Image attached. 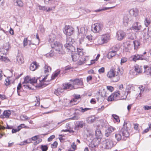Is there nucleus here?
I'll use <instances>...</instances> for the list:
<instances>
[{
  "label": "nucleus",
  "mask_w": 151,
  "mask_h": 151,
  "mask_svg": "<svg viewBox=\"0 0 151 151\" xmlns=\"http://www.w3.org/2000/svg\"><path fill=\"white\" fill-rule=\"evenodd\" d=\"M66 42L64 45V47L68 51H70L73 52L75 51V47L72 45L75 42L74 39L70 37H67L66 39Z\"/></svg>",
  "instance_id": "f257e3e1"
},
{
  "label": "nucleus",
  "mask_w": 151,
  "mask_h": 151,
  "mask_svg": "<svg viewBox=\"0 0 151 151\" xmlns=\"http://www.w3.org/2000/svg\"><path fill=\"white\" fill-rule=\"evenodd\" d=\"M51 45V47L54 48L59 54H63L65 53L62 49V44L60 42L54 41L52 42Z\"/></svg>",
  "instance_id": "f03ea898"
},
{
  "label": "nucleus",
  "mask_w": 151,
  "mask_h": 151,
  "mask_svg": "<svg viewBox=\"0 0 151 151\" xmlns=\"http://www.w3.org/2000/svg\"><path fill=\"white\" fill-rule=\"evenodd\" d=\"M71 57L73 61L74 62L77 61V64L79 65L85 63L86 60L84 57H82L76 53L72 55Z\"/></svg>",
  "instance_id": "7ed1b4c3"
},
{
  "label": "nucleus",
  "mask_w": 151,
  "mask_h": 151,
  "mask_svg": "<svg viewBox=\"0 0 151 151\" xmlns=\"http://www.w3.org/2000/svg\"><path fill=\"white\" fill-rule=\"evenodd\" d=\"M116 71L114 69H111L107 74V77L112 79L113 82H116L120 79L119 76L116 75Z\"/></svg>",
  "instance_id": "20e7f679"
},
{
  "label": "nucleus",
  "mask_w": 151,
  "mask_h": 151,
  "mask_svg": "<svg viewBox=\"0 0 151 151\" xmlns=\"http://www.w3.org/2000/svg\"><path fill=\"white\" fill-rule=\"evenodd\" d=\"M103 27L101 24L95 23L92 26L91 30L94 33H98L101 31Z\"/></svg>",
  "instance_id": "39448f33"
},
{
  "label": "nucleus",
  "mask_w": 151,
  "mask_h": 151,
  "mask_svg": "<svg viewBox=\"0 0 151 151\" xmlns=\"http://www.w3.org/2000/svg\"><path fill=\"white\" fill-rule=\"evenodd\" d=\"M146 58L145 57L142 55H139L136 54L135 55L131 56L129 59L131 61H133L136 62L137 60H146Z\"/></svg>",
  "instance_id": "423d86ee"
},
{
  "label": "nucleus",
  "mask_w": 151,
  "mask_h": 151,
  "mask_svg": "<svg viewBox=\"0 0 151 151\" xmlns=\"http://www.w3.org/2000/svg\"><path fill=\"white\" fill-rule=\"evenodd\" d=\"M110 37V35L109 34H106L102 36L101 39L99 40V43L102 44L107 42L109 39Z\"/></svg>",
  "instance_id": "0eeeda50"
},
{
  "label": "nucleus",
  "mask_w": 151,
  "mask_h": 151,
  "mask_svg": "<svg viewBox=\"0 0 151 151\" xmlns=\"http://www.w3.org/2000/svg\"><path fill=\"white\" fill-rule=\"evenodd\" d=\"M73 29L72 27L65 26L63 30V32L66 35L70 36L73 33Z\"/></svg>",
  "instance_id": "6e6552de"
},
{
  "label": "nucleus",
  "mask_w": 151,
  "mask_h": 151,
  "mask_svg": "<svg viewBox=\"0 0 151 151\" xmlns=\"http://www.w3.org/2000/svg\"><path fill=\"white\" fill-rule=\"evenodd\" d=\"M37 82V79H35V78H31L29 76H26L24 79V83H30L33 84L36 83Z\"/></svg>",
  "instance_id": "1a4fd4ad"
},
{
  "label": "nucleus",
  "mask_w": 151,
  "mask_h": 151,
  "mask_svg": "<svg viewBox=\"0 0 151 151\" xmlns=\"http://www.w3.org/2000/svg\"><path fill=\"white\" fill-rule=\"evenodd\" d=\"M125 36V32L121 30H119L116 33V37L119 40H121L123 39Z\"/></svg>",
  "instance_id": "9d476101"
},
{
  "label": "nucleus",
  "mask_w": 151,
  "mask_h": 151,
  "mask_svg": "<svg viewBox=\"0 0 151 151\" xmlns=\"http://www.w3.org/2000/svg\"><path fill=\"white\" fill-rule=\"evenodd\" d=\"M132 18V17L129 15H124L123 19V24L125 26H127L128 24L131 22Z\"/></svg>",
  "instance_id": "9b49d317"
},
{
  "label": "nucleus",
  "mask_w": 151,
  "mask_h": 151,
  "mask_svg": "<svg viewBox=\"0 0 151 151\" xmlns=\"http://www.w3.org/2000/svg\"><path fill=\"white\" fill-rule=\"evenodd\" d=\"M106 148L109 149L111 148L114 146L112 141L111 139L106 140L105 142Z\"/></svg>",
  "instance_id": "f8f14e48"
},
{
  "label": "nucleus",
  "mask_w": 151,
  "mask_h": 151,
  "mask_svg": "<svg viewBox=\"0 0 151 151\" xmlns=\"http://www.w3.org/2000/svg\"><path fill=\"white\" fill-rule=\"evenodd\" d=\"M70 81L73 82V84L80 86H81L83 84L82 80L81 79L76 78L75 79H70Z\"/></svg>",
  "instance_id": "ddd939ff"
},
{
  "label": "nucleus",
  "mask_w": 151,
  "mask_h": 151,
  "mask_svg": "<svg viewBox=\"0 0 151 151\" xmlns=\"http://www.w3.org/2000/svg\"><path fill=\"white\" fill-rule=\"evenodd\" d=\"M114 48V50L110 51L108 53L107 56L109 59H110L115 56L116 52L118 50V48L116 47H115Z\"/></svg>",
  "instance_id": "4468645a"
},
{
  "label": "nucleus",
  "mask_w": 151,
  "mask_h": 151,
  "mask_svg": "<svg viewBox=\"0 0 151 151\" xmlns=\"http://www.w3.org/2000/svg\"><path fill=\"white\" fill-rule=\"evenodd\" d=\"M11 114V112L10 110H7L4 111L3 113V114L0 116V117L2 118H9L10 115Z\"/></svg>",
  "instance_id": "2eb2a0df"
},
{
  "label": "nucleus",
  "mask_w": 151,
  "mask_h": 151,
  "mask_svg": "<svg viewBox=\"0 0 151 151\" xmlns=\"http://www.w3.org/2000/svg\"><path fill=\"white\" fill-rule=\"evenodd\" d=\"M115 130V128L112 127H110L105 131V136L107 137H109L111 134V132Z\"/></svg>",
  "instance_id": "dca6fc26"
},
{
  "label": "nucleus",
  "mask_w": 151,
  "mask_h": 151,
  "mask_svg": "<svg viewBox=\"0 0 151 151\" xmlns=\"http://www.w3.org/2000/svg\"><path fill=\"white\" fill-rule=\"evenodd\" d=\"M128 130L125 129L124 128H122L120 131V133H122L123 137H129V134L128 131Z\"/></svg>",
  "instance_id": "f3484780"
},
{
  "label": "nucleus",
  "mask_w": 151,
  "mask_h": 151,
  "mask_svg": "<svg viewBox=\"0 0 151 151\" xmlns=\"http://www.w3.org/2000/svg\"><path fill=\"white\" fill-rule=\"evenodd\" d=\"M129 13L131 16L136 17L138 15V11L136 8L132 9L129 10Z\"/></svg>",
  "instance_id": "a211bd4d"
},
{
  "label": "nucleus",
  "mask_w": 151,
  "mask_h": 151,
  "mask_svg": "<svg viewBox=\"0 0 151 151\" xmlns=\"http://www.w3.org/2000/svg\"><path fill=\"white\" fill-rule=\"evenodd\" d=\"M144 73L147 75L151 76V66L149 67L147 65L144 66Z\"/></svg>",
  "instance_id": "6ab92c4d"
},
{
  "label": "nucleus",
  "mask_w": 151,
  "mask_h": 151,
  "mask_svg": "<svg viewBox=\"0 0 151 151\" xmlns=\"http://www.w3.org/2000/svg\"><path fill=\"white\" fill-rule=\"evenodd\" d=\"M141 28V26L140 25H139V24L137 22L134 23L130 28L131 30H140Z\"/></svg>",
  "instance_id": "aec40b11"
},
{
  "label": "nucleus",
  "mask_w": 151,
  "mask_h": 151,
  "mask_svg": "<svg viewBox=\"0 0 151 151\" xmlns=\"http://www.w3.org/2000/svg\"><path fill=\"white\" fill-rule=\"evenodd\" d=\"M63 88L64 90H71L74 89V86L71 84L67 83L63 85Z\"/></svg>",
  "instance_id": "412c9836"
},
{
  "label": "nucleus",
  "mask_w": 151,
  "mask_h": 151,
  "mask_svg": "<svg viewBox=\"0 0 151 151\" xmlns=\"http://www.w3.org/2000/svg\"><path fill=\"white\" fill-rule=\"evenodd\" d=\"M39 65L36 62H34L32 63L30 67V69L32 71H34L38 68Z\"/></svg>",
  "instance_id": "4be33fe9"
},
{
  "label": "nucleus",
  "mask_w": 151,
  "mask_h": 151,
  "mask_svg": "<svg viewBox=\"0 0 151 151\" xmlns=\"http://www.w3.org/2000/svg\"><path fill=\"white\" fill-rule=\"evenodd\" d=\"M17 63L19 65H21L24 62L23 57L21 55L17 56L16 57Z\"/></svg>",
  "instance_id": "5701e85b"
},
{
  "label": "nucleus",
  "mask_w": 151,
  "mask_h": 151,
  "mask_svg": "<svg viewBox=\"0 0 151 151\" xmlns=\"http://www.w3.org/2000/svg\"><path fill=\"white\" fill-rule=\"evenodd\" d=\"M64 89L63 88H59L56 89H55L54 91V93L57 96H59L60 93L64 91Z\"/></svg>",
  "instance_id": "b1692460"
},
{
  "label": "nucleus",
  "mask_w": 151,
  "mask_h": 151,
  "mask_svg": "<svg viewBox=\"0 0 151 151\" xmlns=\"http://www.w3.org/2000/svg\"><path fill=\"white\" fill-rule=\"evenodd\" d=\"M134 70L137 73H139L142 71V66L136 65L134 66Z\"/></svg>",
  "instance_id": "393cba45"
},
{
  "label": "nucleus",
  "mask_w": 151,
  "mask_h": 151,
  "mask_svg": "<svg viewBox=\"0 0 151 151\" xmlns=\"http://www.w3.org/2000/svg\"><path fill=\"white\" fill-rule=\"evenodd\" d=\"M80 112H76L74 113L73 117L70 119H71L78 120L80 118L79 115H80Z\"/></svg>",
  "instance_id": "a878e982"
},
{
  "label": "nucleus",
  "mask_w": 151,
  "mask_h": 151,
  "mask_svg": "<svg viewBox=\"0 0 151 151\" xmlns=\"http://www.w3.org/2000/svg\"><path fill=\"white\" fill-rule=\"evenodd\" d=\"M132 43L134 45L135 50L137 49L140 45V42L137 40L134 41Z\"/></svg>",
  "instance_id": "bb28decb"
},
{
  "label": "nucleus",
  "mask_w": 151,
  "mask_h": 151,
  "mask_svg": "<svg viewBox=\"0 0 151 151\" xmlns=\"http://www.w3.org/2000/svg\"><path fill=\"white\" fill-rule=\"evenodd\" d=\"M95 135L96 138L98 139L101 137V133L100 130L97 129L95 131Z\"/></svg>",
  "instance_id": "cd10ccee"
},
{
  "label": "nucleus",
  "mask_w": 151,
  "mask_h": 151,
  "mask_svg": "<svg viewBox=\"0 0 151 151\" xmlns=\"http://www.w3.org/2000/svg\"><path fill=\"white\" fill-rule=\"evenodd\" d=\"M124 127L123 128H124L125 129L129 130L131 128L130 124L129 123L124 122L123 124Z\"/></svg>",
  "instance_id": "c85d7f7f"
},
{
  "label": "nucleus",
  "mask_w": 151,
  "mask_h": 151,
  "mask_svg": "<svg viewBox=\"0 0 151 151\" xmlns=\"http://www.w3.org/2000/svg\"><path fill=\"white\" fill-rule=\"evenodd\" d=\"M30 119V118L28 117L26 115H21L20 116V119L21 121H26Z\"/></svg>",
  "instance_id": "c756f323"
},
{
  "label": "nucleus",
  "mask_w": 151,
  "mask_h": 151,
  "mask_svg": "<svg viewBox=\"0 0 151 151\" xmlns=\"http://www.w3.org/2000/svg\"><path fill=\"white\" fill-rule=\"evenodd\" d=\"M14 2L16 5L17 6L20 7H22L23 6V3L21 0H15Z\"/></svg>",
  "instance_id": "7c9ffc66"
},
{
  "label": "nucleus",
  "mask_w": 151,
  "mask_h": 151,
  "mask_svg": "<svg viewBox=\"0 0 151 151\" xmlns=\"http://www.w3.org/2000/svg\"><path fill=\"white\" fill-rule=\"evenodd\" d=\"M9 47L10 44L8 42L4 44L2 49L6 50V52H7L9 49Z\"/></svg>",
  "instance_id": "2f4dec72"
},
{
  "label": "nucleus",
  "mask_w": 151,
  "mask_h": 151,
  "mask_svg": "<svg viewBox=\"0 0 151 151\" xmlns=\"http://www.w3.org/2000/svg\"><path fill=\"white\" fill-rule=\"evenodd\" d=\"M145 25L147 27L151 23V21L150 18H146L144 21Z\"/></svg>",
  "instance_id": "473e14b6"
},
{
  "label": "nucleus",
  "mask_w": 151,
  "mask_h": 151,
  "mask_svg": "<svg viewBox=\"0 0 151 151\" xmlns=\"http://www.w3.org/2000/svg\"><path fill=\"white\" fill-rule=\"evenodd\" d=\"M85 125V123H84L83 122L80 121L77 124L76 126L78 128H82L83 126Z\"/></svg>",
  "instance_id": "72a5a7b5"
},
{
  "label": "nucleus",
  "mask_w": 151,
  "mask_h": 151,
  "mask_svg": "<svg viewBox=\"0 0 151 151\" xmlns=\"http://www.w3.org/2000/svg\"><path fill=\"white\" fill-rule=\"evenodd\" d=\"M44 69V72L45 73L49 72L50 71H51V68L47 65H45Z\"/></svg>",
  "instance_id": "f704fd0d"
},
{
  "label": "nucleus",
  "mask_w": 151,
  "mask_h": 151,
  "mask_svg": "<svg viewBox=\"0 0 151 151\" xmlns=\"http://www.w3.org/2000/svg\"><path fill=\"white\" fill-rule=\"evenodd\" d=\"M120 132L118 134H116L115 135V137L118 141H119L122 139V136Z\"/></svg>",
  "instance_id": "c9c22d12"
},
{
  "label": "nucleus",
  "mask_w": 151,
  "mask_h": 151,
  "mask_svg": "<svg viewBox=\"0 0 151 151\" xmlns=\"http://www.w3.org/2000/svg\"><path fill=\"white\" fill-rule=\"evenodd\" d=\"M77 52L76 53H78V54L81 55V56L84 57V58H85L84 56L83 55V52L82 49H80L77 48Z\"/></svg>",
  "instance_id": "e433bc0d"
},
{
  "label": "nucleus",
  "mask_w": 151,
  "mask_h": 151,
  "mask_svg": "<svg viewBox=\"0 0 151 151\" xmlns=\"http://www.w3.org/2000/svg\"><path fill=\"white\" fill-rule=\"evenodd\" d=\"M95 120L94 117H90L88 118L87 121L88 123H91L93 122Z\"/></svg>",
  "instance_id": "4c0bfd02"
},
{
  "label": "nucleus",
  "mask_w": 151,
  "mask_h": 151,
  "mask_svg": "<svg viewBox=\"0 0 151 151\" xmlns=\"http://www.w3.org/2000/svg\"><path fill=\"white\" fill-rule=\"evenodd\" d=\"M39 9L40 10H43L44 11H46L47 12L50 11L51 10V9L50 8H49L48 9L45 6H39Z\"/></svg>",
  "instance_id": "58836bf2"
},
{
  "label": "nucleus",
  "mask_w": 151,
  "mask_h": 151,
  "mask_svg": "<svg viewBox=\"0 0 151 151\" xmlns=\"http://www.w3.org/2000/svg\"><path fill=\"white\" fill-rule=\"evenodd\" d=\"M130 93V91L129 90L128 91H127V93H125L124 95H123V96H122L121 99H126L127 98V95H128L129 93Z\"/></svg>",
  "instance_id": "ea45409f"
},
{
  "label": "nucleus",
  "mask_w": 151,
  "mask_h": 151,
  "mask_svg": "<svg viewBox=\"0 0 151 151\" xmlns=\"http://www.w3.org/2000/svg\"><path fill=\"white\" fill-rule=\"evenodd\" d=\"M60 71H58L56 72L53 75H52V79H54L56 77L58 76L59 74L60 73Z\"/></svg>",
  "instance_id": "a19ab883"
},
{
  "label": "nucleus",
  "mask_w": 151,
  "mask_h": 151,
  "mask_svg": "<svg viewBox=\"0 0 151 151\" xmlns=\"http://www.w3.org/2000/svg\"><path fill=\"white\" fill-rule=\"evenodd\" d=\"M41 148L42 151H47L48 148L46 145H42L41 146Z\"/></svg>",
  "instance_id": "79ce46f5"
},
{
  "label": "nucleus",
  "mask_w": 151,
  "mask_h": 151,
  "mask_svg": "<svg viewBox=\"0 0 151 151\" xmlns=\"http://www.w3.org/2000/svg\"><path fill=\"white\" fill-rule=\"evenodd\" d=\"M54 0H44V2L46 4H51L54 3Z\"/></svg>",
  "instance_id": "37998d69"
},
{
  "label": "nucleus",
  "mask_w": 151,
  "mask_h": 151,
  "mask_svg": "<svg viewBox=\"0 0 151 151\" xmlns=\"http://www.w3.org/2000/svg\"><path fill=\"white\" fill-rule=\"evenodd\" d=\"M112 116L116 122H120V120L119 119V117L116 114H113Z\"/></svg>",
  "instance_id": "c03bdc74"
},
{
  "label": "nucleus",
  "mask_w": 151,
  "mask_h": 151,
  "mask_svg": "<svg viewBox=\"0 0 151 151\" xmlns=\"http://www.w3.org/2000/svg\"><path fill=\"white\" fill-rule=\"evenodd\" d=\"M113 7H105L104 9H101L96 10L95 11V12H99L101 11H103L109 9L110 8H113Z\"/></svg>",
  "instance_id": "a18cd8bd"
},
{
  "label": "nucleus",
  "mask_w": 151,
  "mask_h": 151,
  "mask_svg": "<svg viewBox=\"0 0 151 151\" xmlns=\"http://www.w3.org/2000/svg\"><path fill=\"white\" fill-rule=\"evenodd\" d=\"M114 95H111L108 97L107 100L108 101H112L114 99Z\"/></svg>",
  "instance_id": "49530a36"
},
{
  "label": "nucleus",
  "mask_w": 151,
  "mask_h": 151,
  "mask_svg": "<svg viewBox=\"0 0 151 151\" xmlns=\"http://www.w3.org/2000/svg\"><path fill=\"white\" fill-rule=\"evenodd\" d=\"M21 129V128L18 127L17 129H12V133H16L17 132L19 131Z\"/></svg>",
  "instance_id": "de8ad7c7"
},
{
  "label": "nucleus",
  "mask_w": 151,
  "mask_h": 151,
  "mask_svg": "<svg viewBox=\"0 0 151 151\" xmlns=\"http://www.w3.org/2000/svg\"><path fill=\"white\" fill-rule=\"evenodd\" d=\"M10 84V81L9 78H7L5 80V84L6 86L9 85Z\"/></svg>",
  "instance_id": "09e8293b"
},
{
  "label": "nucleus",
  "mask_w": 151,
  "mask_h": 151,
  "mask_svg": "<svg viewBox=\"0 0 151 151\" xmlns=\"http://www.w3.org/2000/svg\"><path fill=\"white\" fill-rule=\"evenodd\" d=\"M80 109L81 110V111L82 112H84L86 111H87L89 110L90 109H91L86 108L83 109V108L81 107L80 108Z\"/></svg>",
  "instance_id": "8fccbe9b"
},
{
  "label": "nucleus",
  "mask_w": 151,
  "mask_h": 151,
  "mask_svg": "<svg viewBox=\"0 0 151 151\" xmlns=\"http://www.w3.org/2000/svg\"><path fill=\"white\" fill-rule=\"evenodd\" d=\"M105 69L104 67H102L98 71L100 74L104 73V72Z\"/></svg>",
  "instance_id": "3c124183"
},
{
  "label": "nucleus",
  "mask_w": 151,
  "mask_h": 151,
  "mask_svg": "<svg viewBox=\"0 0 151 151\" xmlns=\"http://www.w3.org/2000/svg\"><path fill=\"white\" fill-rule=\"evenodd\" d=\"M58 145V143L57 142H55L52 145H51L52 147L55 148L57 147Z\"/></svg>",
  "instance_id": "603ef678"
},
{
  "label": "nucleus",
  "mask_w": 151,
  "mask_h": 151,
  "mask_svg": "<svg viewBox=\"0 0 151 151\" xmlns=\"http://www.w3.org/2000/svg\"><path fill=\"white\" fill-rule=\"evenodd\" d=\"M55 137L54 135H52L50 136L48 139V141L49 142H50L52 141V139Z\"/></svg>",
  "instance_id": "864d4df0"
},
{
  "label": "nucleus",
  "mask_w": 151,
  "mask_h": 151,
  "mask_svg": "<svg viewBox=\"0 0 151 151\" xmlns=\"http://www.w3.org/2000/svg\"><path fill=\"white\" fill-rule=\"evenodd\" d=\"M27 38H25L23 41L24 46V47L27 45Z\"/></svg>",
  "instance_id": "5fc2aeb1"
},
{
  "label": "nucleus",
  "mask_w": 151,
  "mask_h": 151,
  "mask_svg": "<svg viewBox=\"0 0 151 151\" xmlns=\"http://www.w3.org/2000/svg\"><path fill=\"white\" fill-rule=\"evenodd\" d=\"M120 94V93H119V91H117V92H114L113 93V95H114V96L117 97Z\"/></svg>",
  "instance_id": "6e6d98bb"
},
{
  "label": "nucleus",
  "mask_w": 151,
  "mask_h": 151,
  "mask_svg": "<svg viewBox=\"0 0 151 151\" xmlns=\"http://www.w3.org/2000/svg\"><path fill=\"white\" fill-rule=\"evenodd\" d=\"M143 108L145 110H148L151 109V106H145Z\"/></svg>",
  "instance_id": "4d7b16f0"
},
{
  "label": "nucleus",
  "mask_w": 151,
  "mask_h": 151,
  "mask_svg": "<svg viewBox=\"0 0 151 151\" xmlns=\"http://www.w3.org/2000/svg\"><path fill=\"white\" fill-rule=\"evenodd\" d=\"M107 89L111 92H112L114 89L113 87L111 86H107Z\"/></svg>",
  "instance_id": "13d9d810"
},
{
  "label": "nucleus",
  "mask_w": 151,
  "mask_h": 151,
  "mask_svg": "<svg viewBox=\"0 0 151 151\" xmlns=\"http://www.w3.org/2000/svg\"><path fill=\"white\" fill-rule=\"evenodd\" d=\"M127 61V59L126 58H122L121 60V63H124Z\"/></svg>",
  "instance_id": "bf43d9fd"
},
{
  "label": "nucleus",
  "mask_w": 151,
  "mask_h": 151,
  "mask_svg": "<svg viewBox=\"0 0 151 151\" xmlns=\"http://www.w3.org/2000/svg\"><path fill=\"white\" fill-rule=\"evenodd\" d=\"M3 31H4V30H3ZM4 32V33H0V38L1 39H2V38H4L5 37L4 36L5 35V34Z\"/></svg>",
  "instance_id": "052dcab7"
},
{
  "label": "nucleus",
  "mask_w": 151,
  "mask_h": 151,
  "mask_svg": "<svg viewBox=\"0 0 151 151\" xmlns=\"http://www.w3.org/2000/svg\"><path fill=\"white\" fill-rule=\"evenodd\" d=\"M39 136H35L34 137H32V138L31 139L32 140H33V141H35L38 138Z\"/></svg>",
  "instance_id": "680f3d73"
},
{
  "label": "nucleus",
  "mask_w": 151,
  "mask_h": 151,
  "mask_svg": "<svg viewBox=\"0 0 151 151\" xmlns=\"http://www.w3.org/2000/svg\"><path fill=\"white\" fill-rule=\"evenodd\" d=\"M86 38L89 41H91L92 40V36L91 35H89L86 36Z\"/></svg>",
  "instance_id": "e2e57ef3"
},
{
  "label": "nucleus",
  "mask_w": 151,
  "mask_h": 151,
  "mask_svg": "<svg viewBox=\"0 0 151 151\" xmlns=\"http://www.w3.org/2000/svg\"><path fill=\"white\" fill-rule=\"evenodd\" d=\"M18 127H19V128H21V129L22 128H27V127L25 126L24 124H21Z\"/></svg>",
  "instance_id": "0e129e2a"
},
{
  "label": "nucleus",
  "mask_w": 151,
  "mask_h": 151,
  "mask_svg": "<svg viewBox=\"0 0 151 151\" xmlns=\"http://www.w3.org/2000/svg\"><path fill=\"white\" fill-rule=\"evenodd\" d=\"M128 38L131 40H133L134 39V37L132 34H129Z\"/></svg>",
  "instance_id": "69168bd1"
},
{
  "label": "nucleus",
  "mask_w": 151,
  "mask_h": 151,
  "mask_svg": "<svg viewBox=\"0 0 151 151\" xmlns=\"http://www.w3.org/2000/svg\"><path fill=\"white\" fill-rule=\"evenodd\" d=\"M76 101V99H72L70 101V103H72L73 102H74V103L72 104V105H75L76 104V103H75Z\"/></svg>",
  "instance_id": "338daca9"
},
{
  "label": "nucleus",
  "mask_w": 151,
  "mask_h": 151,
  "mask_svg": "<svg viewBox=\"0 0 151 151\" xmlns=\"http://www.w3.org/2000/svg\"><path fill=\"white\" fill-rule=\"evenodd\" d=\"M40 31L42 32H43L44 31V29L43 27V26L42 25H40Z\"/></svg>",
  "instance_id": "774afa93"
}]
</instances>
